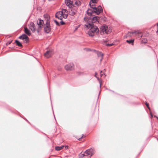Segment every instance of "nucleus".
<instances>
[{"instance_id":"18","label":"nucleus","mask_w":158,"mask_h":158,"mask_svg":"<svg viewBox=\"0 0 158 158\" xmlns=\"http://www.w3.org/2000/svg\"><path fill=\"white\" fill-rule=\"evenodd\" d=\"M97 73L96 72L94 76L97 78L99 82V86L101 88L102 85V81L97 76Z\"/></svg>"},{"instance_id":"1","label":"nucleus","mask_w":158,"mask_h":158,"mask_svg":"<svg viewBox=\"0 0 158 158\" xmlns=\"http://www.w3.org/2000/svg\"><path fill=\"white\" fill-rule=\"evenodd\" d=\"M85 26L89 29L88 32V34L89 36L93 37L95 33H97L99 32V30L97 26L94 25L92 23L88 22L85 24Z\"/></svg>"},{"instance_id":"23","label":"nucleus","mask_w":158,"mask_h":158,"mask_svg":"<svg viewBox=\"0 0 158 158\" xmlns=\"http://www.w3.org/2000/svg\"><path fill=\"white\" fill-rule=\"evenodd\" d=\"M15 42L17 45L19 47H22V46L21 44L18 40H15Z\"/></svg>"},{"instance_id":"16","label":"nucleus","mask_w":158,"mask_h":158,"mask_svg":"<svg viewBox=\"0 0 158 158\" xmlns=\"http://www.w3.org/2000/svg\"><path fill=\"white\" fill-rule=\"evenodd\" d=\"M39 22H37V24L39 26V28H41L43 26V24H44V22L43 20H41L40 19H39Z\"/></svg>"},{"instance_id":"43","label":"nucleus","mask_w":158,"mask_h":158,"mask_svg":"<svg viewBox=\"0 0 158 158\" xmlns=\"http://www.w3.org/2000/svg\"><path fill=\"white\" fill-rule=\"evenodd\" d=\"M158 32V30H157V31H156V33Z\"/></svg>"},{"instance_id":"5","label":"nucleus","mask_w":158,"mask_h":158,"mask_svg":"<svg viewBox=\"0 0 158 158\" xmlns=\"http://www.w3.org/2000/svg\"><path fill=\"white\" fill-rule=\"evenodd\" d=\"M95 152L94 149L92 148L86 150L84 152L86 154V156L90 155L89 157L92 156L95 153Z\"/></svg>"},{"instance_id":"21","label":"nucleus","mask_w":158,"mask_h":158,"mask_svg":"<svg viewBox=\"0 0 158 158\" xmlns=\"http://www.w3.org/2000/svg\"><path fill=\"white\" fill-rule=\"evenodd\" d=\"M64 147V146H57L55 147V149L57 151H59L62 149Z\"/></svg>"},{"instance_id":"41","label":"nucleus","mask_w":158,"mask_h":158,"mask_svg":"<svg viewBox=\"0 0 158 158\" xmlns=\"http://www.w3.org/2000/svg\"><path fill=\"white\" fill-rule=\"evenodd\" d=\"M157 28H158V23H157Z\"/></svg>"},{"instance_id":"3","label":"nucleus","mask_w":158,"mask_h":158,"mask_svg":"<svg viewBox=\"0 0 158 158\" xmlns=\"http://www.w3.org/2000/svg\"><path fill=\"white\" fill-rule=\"evenodd\" d=\"M94 5L92 4L90 5V7L93 9V11L91 10L90 11H89L88 12H93L94 13H96L97 15H99L100 14L102 11V9L100 6H99L97 7H94Z\"/></svg>"},{"instance_id":"17","label":"nucleus","mask_w":158,"mask_h":158,"mask_svg":"<svg viewBox=\"0 0 158 158\" xmlns=\"http://www.w3.org/2000/svg\"><path fill=\"white\" fill-rule=\"evenodd\" d=\"M96 52L98 57H101L103 56V54L102 52L98 51H96Z\"/></svg>"},{"instance_id":"20","label":"nucleus","mask_w":158,"mask_h":158,"mask_svg":"<svg viewBox=\"0 0 158 158\" xmlns=\"http://www.w3.org/2000/svg\"><path fill=\"white\" fill-rule=\"evenodd\" d=\"M73 3H73L74 4V5H75L77 6H79L81 4V2L78 0H76L75 2H73Z\"/></svg>"},{"instance_id":"19","label":"nucleus","mask_w":158,"mask_h":158,"mask_svg":"<svg viewBox=\"0 0 158 158\" xmlns=\"http://www.w3.org/2000/svg\"><path fill=\"white\" fill-rule=\"evenodd\" d=\"M24 32L28 35H31L30 31L27 27H25L24 28Z\"/></svg>"},{"instance_id":"35","label":"nucleus","mask_w":158,"mask_h":158,"mask_svg":"<svg viewBox=\"0 0 158 158\" xmlns=\"http://www.w3.org/2000/svg\"><path fill=\"white\" fill-rule=\"evenodd\" d=\"M101 58V59H100V62H102V60H103V56H102V57H100Z\"/></svg>"},{"instance_id":"9","label":"nucleus","mask_w":158,"mask_h":158,"mask_svg":"<svg viewBox=\"0 0 158 158\" xmlns=\"http://www.w3.org/2000/svg\"><path fill=\"white\" fill-rule=\"evenodd\" d=\"M53 54L52 50L47 51L44 54L45 57L47 58H48L51 56Z\"/></svg>"},{"instance_id":"39","label":"nucleus","mask_w":158,"mask_h":158,"mask_svg":"<svg viewBox=\"0 0 158 158\" xmlns=\"http://www.w3.org/2000/svg\"><path fill=\"white\" fill-rule=\"evenodd\" d=\"M152 118L153 117V115L151 113H150Z\"/></svg>"},{"instance_id":"33","label":"nucleus","mask_w":158,"mask_h":158,"mask_svg":"<svg viewBox=\"0 0 158 158\" xmlns=\"http://www.w3.org/2000/svg\"><path fill=\"white\" fill-rule=\"evenodd\" d=\"M103 75H104V77H106V75L104 73L100 74V76L101 77H102Z\"/></svg>"},{"instance_id":"34","label":"nucleus","mask_w":158,"mask_h":158,"mask_svg":"<svg viewBox=\"0 0 158 158\" xmlns=\"http://www.w3.org/2000/svg\"><path fill=\"white\" fill-rule=\"evenodd\" d=\"M83 135H82V137H80V138H77V139H78V140H80L81 139V138H83Z\"/></svg>"},{"instance_id":"25","label":"nucleus","mask_w":158,"mask_h":158,"mask_svg":"<svg viewBox=\"0 0 158 158\" xmlns=\"http://www.w3.org/2000/svg\"><path fill=\"white\" fill-rule=\"evenodd\" d=\"M44 18H45L46 19V22L47 21V22H48V19H49V18L48 15L47 14H45L44 15Z\"/></svg>"},{"instance_id":"10","label":"nucleus","mask_w":158,"mask_h":158,"mask_svg":"<svg viewBox=\"0 0 158 158\" xmlns=\"http://www.w3.org/2000/svg\"><path fill=\"white\" fill-rule=\"evenodd\" d=\"M61 11L62 13L63 18L64 19L67 18L68 14L67 10L65 9H63Z\"/></svg>"},{"instance_id":"31","label":"nucleus","mask_w":158,"mask_h":158,"mask_svg":"<svg viewBox=\"0 0 158 158\" xmlns=\"http://www.w3.org/2000/svg\"><path fill=\"white\" fill-rule=\"evenodd\" d=\"M114 45V44L112 43V44H106V45L107 46H112V45Z\"/></svg>"},{"instance_id":"12","label":"nucleus","mask_w":158,"mask_h":158,"mask_svg":"<svg viewBox=\"0 0 158 158\" xmlns=\"http://www.w3.org/2000/svg\"><path fill=\"white\" fill-rule=\"evenodd\" d=\"M77 8L75 7H74L72 9L71 11L69 12V14L71 16H73L77 12Z\"/></svg>"},{"instance_id":"36","label":"nucleus","mask_w":158,"mask_h":158,"mask_svg":"<svg viewBox=\"0 0 158 158\" xmlns=\"http://www.w3.org/2000/svg\"><path fill=\"white\" fill-rule=\"evenodd\" d=\"M79 75H82L83 74V73L82 72H78V73Z\"/></svg>"},{"instance_id":"15","label":"nucleus","mask_w":158,"mask_h":158,"mask_svg":"<svg viewBox=\"0 0 158 158\" xmlns=\"http://www.w3.org/2000/svg\"><path fill=\"white\" fill-rule=\"evenodd\" d=\"M29 28L33 32H34L35 31V28L34 24L33 22H31L29 25Z\"/></svg>"},{"instance_id":"13","label":"nucleus","mask_w":158,"mask_h":158,"mask_svg":"<svg viewBox=\"0 0 158 158\" xmlns=\"http://www.w3.org/2000/svg\"><path fill=\"white\" fill-rule=\"evenodd\" d=\"M55 16L59 19L62 20V14L61 11L58 12L55 15Z\"/></svg>"},{"instance_id":"40","label":"nucleus","mask_w":158,"mask_h":158,"mask_svg":"<svg viewBox=\"0 0 158 158\" xmlns=\"http://www.w3.org/2000/svg\"><path fill=\"white\" fill-rule=\"evenodd\" d=\"M102 73V71H101L100 72V74Z\"/></svg>"},{"instance_id":"28","label":"nucleus","mask_w":158,"mask_h":158,"mask_svg":"<svg viewBox=\"0 0 158 158\" xmlns=\"http://www.w3.org/2000/svg\"><path fill=\"white\" fill-rule=\"evenodd\" d=\"M84 154H80L79 155V158H82L83 157H84L85 156Z\"/></svg>"},{"instance_id":"29","label":"nucleus","mask_w":158,"mask_h":158,"mask_svg":"<svg viewBox=\"0 0 158 158\" xmlns=\"http://www.w3.org/2000/svg\"><path fill=\"white\" fill-rule=\"evenodd\" d=\"M54 21L55 22L56 25L58 26L60 25L59 23L56 20H54Z\"/></svg>"},{"instance_id":"22","label":"nucleus","mask_w":158,"mask_h":158,"mask_svg":"<svg viewBox=\"0 0 158 158\" xmlns=\"http://www.w3.org/2000/svg\"><path fill=\"white\" fill-rule=\"evenodd\" d=\"M134 41V40H127L126 42L129 44H131L132 45H133Z\"/></svg>"},{"instance_id":"2","label":"nucleus","mask_w":158,"mask_h":158,"mask_svg":"<svg viewBox=\"0 0 158 158\" xmlns=\"http://www.w3.org/2000/svg\"><path fill=\"white\" fill-rule=\"evenodd\" d=\"M90 10H88L87 11V14L89 15L90 16V17L87 18V19L86 18H84V19L85 20H87V23H88V22H90L92 23H93L96 22L97 21H98V19H99V18L98 17L95 16H94L93 15H92V13L90 12H88L89 11H90Z\"/></svg>"},{"instance_id":"26","label":"nucleus","mask_w":158,"mask_h":158,"mask_svg":"<svg viewBox=\"0 0 158 158\" xmlns=\"http://www.w3.org/2000/svg\"><path fill=\"white\" fill-rule=\"evenodd\" d=\"M147 40L146 39H144L142 40V43H145L147 42Z\"/></svg>"},{"instance_id":"37","label":"nucleus","mask_w":158,"mask_h":158,"mask_svg":"<svg viewBox=\"0 0 158 158\" xmlns=\"http://www.w3.org/2000/svg\"><path fill=\"white\" fill-rule=\"evenodd\" d=\"M10 43H11V42H8L6 44V45H8L9 44H10Z\"/></svg>"},{"instance_id":"8","label":"nucleus","mask_w":158,"mask_h":158,"mask_svg":"<svg viewBox=\"0 0 158 158\" xmlns=\"http://www.w3.org/2000/svg\"><path fill=\"white\" fill-rule=\"evenodd\" d=\"M65 3L66 5L69 8H71L73 6L75 7V6H74L73 2L70 0H65Z\"/></svg>"},{"instance_id":"7","label":"nucleus","mask_w":158,"mask_h":158,"mask_svg":"<svg viewBox=\"0 0 158 158\" xmlns=\"http://www.w3.org/2000/svg\"><path fill=\"white\" fill-rule=\"evenodd\" d=\"M44 29L45 32L47 33H49L51 31V28L50 27V24L47 21L46 22V25L44 27Z\"/></svg>"},{"instance_id":"11","label":"nucleus","mask_w":158,"mask_h":158,"mask_svg":"<svg viewBox=\"0 0 158 158\" xmlns=\"http://www.w3.org/2000/svg\"><path fill=\"white\" fill-rule=\"evenodd\" d=\"M19 39L24 40V41L26 43H27L28 40V37L25 34H23L22 35L20 36L19 37Z\"/></svg>"},{"instance_id":"38","label":"nucleus","mask_w":158,"mask_h":158,"mask_svg":"<svg viewBox=\"0 0 158 158\" xmlns=\"http://www.w3.org/2000/svg\"><path fill=\"white\" fill-rule=\"evenodd\" d=\"M65 148L66 149H68V146H65Z\"/></svg>"},{"instance_id":"4","label":"nucleus","mask_w":158,"mask_h":158,"mask_svg":"<svg viewBox=\"0 0 158 158\" xmlns=\"http://www.w3.org/2000/svg\"><path fill=\"white\" fill-rule=\"evenodd\" d=\"M103 34H109L112 31V27H108L106 25L102 26L100 28Z\"/></svg>"},{"instance_id":"24","label":"nucleus","mask_w":158,"mask_h":158,"mask_svg":"<svg viewBox=\"0 0 158 158\" xmlns=\"http://www.w3.org/2000/svg\"><path fill=\"white\" fill-rule=\"evenodd\" d=\"M134 31L132 32H129L127 35V37H131L132 36V35H135V34H132V32H134Z\"/></svg>"},{"instance_id":"30","label":"nucleus","mask_w":158,"mask_h":158,"mask_svg":"<svg viewBox=\"0 0 158 158\" xmlns=\"http://www.w3.org/2000/svg\"><path fill=\"white\" fill-rule=\"evenodd\" d=\"M145 104H146V106H147V107L150 110V108L149 106L148 103L147 102H146V103H145Z\"/></svg>"},{"instance_id":"32","label":"nucleus","mask_w":158,"mask_h":158,"mask_svg":"<svg viewBox=\"0 0 158 158\" xmlns=\"http://www.w3.org/2000/svg\"><path fill=\"white\" fill-rule=\"evenodd\" d=\"M60 23L62 25H64L65 24V23L64 22H63L62 20H61L60 22Z\"/></svg>"},{"instance_id":"6","label":"nucleus","mask_w":158,"mask_h":158,"mask_svg":"<svg viewBox=\"0 0 158 158\" xmlns=\"http://www.w3.org/2000/svg\"><path fill=\"white\" fill-rule=\"evenodd\" d=\"M74 65L73 63H69L64 66L65 69L67 71H71L74 69Z\"/></svg>"},{"instance_id":"44","label":"nucleus","mask_w":158,"mask_h":158,"mask_svg":"<svg viewBox=\"0 0 158 158\" xmlns=\"http://www.w3.org/2000/svg\"><path fill=\"white\" fill-rule=\"evenodd\" d=\"M107 41H105V42H107Z\"/></svg>"},{"instance_id":"27","label":"nucleus","mask_w":158,"mask_h":158,"mask_svg":"<svg viewBox=\"0 0 158 158\" xmlns=\"http://www.w3.org/2000/svg\"><path fill=\"white\" fill-rule=\"evenodd\" d=\"M95 2H96V0H91L90 2H89V5H91V3H94Z\"/></svg>"},{"instance_id":"42","label":"nucleus","mask_w":158,"mask_h":158,"mask_svg":"<svg viewBox=\"0 0 158 158\" xmlns=\"http://www.w3.org/2000/svg\"><path fill=\"white\" fill-rule=\"evenodd\" d=\"M156 117L157 118V119H158V117H156Z\"/></svg>"},{"instance_id":"14","label":"nucleus","mask_w":158,"mask_h":158,"mask_svg":"<svg viewBox=\"0 0 158 158\" xmlns=\"http://www.w3.org/2000/svg\"><path fill=\"white\" fill-rule=\"evenodd\" d=\"M132 34H135V35H138V38H141L142 37V32L139 31H136L134 32H132Z\"/></svg>"}]
</instances>
